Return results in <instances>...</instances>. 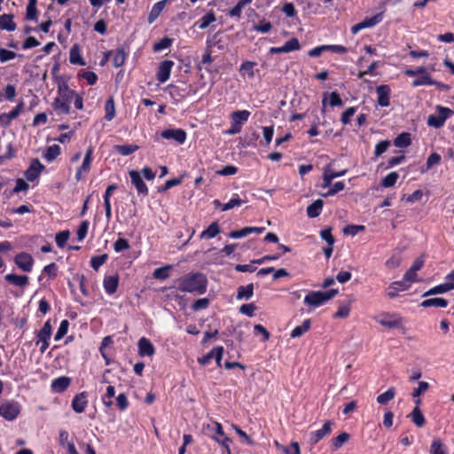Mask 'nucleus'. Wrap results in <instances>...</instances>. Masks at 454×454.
<instances>
[{
  "label": "nucleus",
  "mask_w": 454,
  "mask_h": 454,
  "mask_svg": "<svg viewBox=\"0 0 454 454\" xmlns=\"http://www.w3.org/2000/svg\"><path fill=\"white\" fill-rule=\"evenodd\" d=\"M171 265H167L161 268H157L153 270V276L156 279L164 280L169 277V270L171 269Z\"/></svg>",
  "instance_id": "obj_45"
},
{
  "label": "nucleus",
  "mask_w": 454,
  "mask_h": 454,
  "mask_svg": "<svg viewBox=\"0 0 454 454\" xmlns=\"http://www.w3.org/2000/svg\"><path fill=\"white\" fill-rule=\"evenodd\" d=\"M172 39L168 37H163L159 42L155 43L153 45L154 51H161L165 49H168L172 44Z\"/></svg>",
  "instance_id": "obj_53"
},
{
  "label": "nucleus",
  "mask_w": 454,
  "mask_h": 454,
  "mask_svg": "<svg viewBox=\"0 0 454 454\" xmlns=\"http://www.w3.org/2000/svg\"><path fill=\"white\" fill-rule=\"evenodd\" d=\"M378 323L387 328H396L401 325V320L395 315H382L378 317Z\"/></svg>",
  "instance_id": "obj_22"
},
{
  "label": "nucleus",
  "mask_w": 454,
  "mask_h": 454,
  "mask_svg": "<svg viewBox=\"0 0 454 454\" xmlns=\"http://www.w3.org/2000/svg\"><path fill=\"white\" fill-rule=\"evenodd\" d=\"M220 233V227L216 222L212 223L200 235V239H211Z\"/></svg>",
  "instance_id": "obj_29"
},
{
  "label": "nucleus",
  "mask_w": 454,
  "mask_h": 454,
  "mask_svg": "<svg viewBox=\"0 0 454 454\" xmlns=\"http://www.w3.org/2000/svg\"><path fill=\"white\" fill-rule=\"evenodd\" d=\"M0 28L9 32L16 29V24L13 21L12 15L4 14L0 16Z\"/></svg>",
  "instance_id": "obj_30"
},
{
  "label": "nucleus",
  "mask_w": 454,
  "mask_h": 454,
  "mask_svg": "<svg viewBox=\"0 0 454 454\" xmlns=\"http://www.w3.org/2000/svg\"><path fill=\"white\" fill-rule=\"evenodd\" d=\"M349 439V434L346 432L340 434L338 436L332 439V445L333 449L337 450L340 448Z\"/></svg>",
  "instance_id": "obj_49"
},
{
  "label": "nucleus",
  "mask_w": 454,
  "mask_h": 454,
  "mask_svg": "<svg viewBox=\"0 0 454 454\" xmlns=\"http://www.w3.org/2000/svg\"><path fill=\"white\" fill-rule=\"evenodd\" d=\"M391 143L389 140H383L375 145L374 156L376 158L383 154L390 146Z\"/></svg>",
  "instance_id": "obj_54"
},
{
  "label": "nucleus",
  "mask_w": 454,
  "mask_h": 454,
  "mask_svg": "<svg viewBox=\"0 0 454 454\" xmlns=\"http://www.w3.org/2000/svg\"><path fill=\"white\" fill-rule=\"evenodd\" d=\"M256 66L255 62L253 61H246L241 64L239 68V73L243 77H248L249 79H253L255 75L254 67Z\"/></svg>",
  "instance_id": "obj_26"
},
{
  "label": "nucleus",
  "mask_w": 454,
  "mask_h": 454,
  "mask_svg": "<svg viewBox=\"0 0 454 454\" xmlns=\"http://www.w3.org/2000/svg\"><path fill=\"white\" fill-rule=\"evenodd\" d=\"M244 203L243 200H239L238 194L234 196L227 202L223 205L222 211H228L235 207H239Z\"/></svg>",
  "instance_id": "obj_51"
},
{
  "label": "nucleus",
  "mask_w": 454,
  "mask_h": 454,
  "mask_svg": "<svg viewBox=\"0 0 454 454\" xmlns=\"http://www.w3.org/2000/svg\"><path fill=\"white\" fill-rule=\"evenodd\" d=\"M250 112L247 110L235 111L231 114V120L242 128V125L247 121Z\"/></svg>",
  "instance_id": "obj_35"
},
{
  "label": "nucleus",
  "mask_w": 454,
  "mask_h": 454,
  "mask_svg": "<svg viewBox=\"0 0 454 454\" xmlns=\"http://www.w3.org/2000/svg\"><path fill=\"white\" fill-rule=\"evenodd\" d=\"M254 295V285L240 286L237 290V300H249Z\"/></svg>",
  "instance_id": "obj_25"
},
{
  "label": "nucleus",
  "mask_w": 454,
  "mask_h": 454,
  "mask_svg": "<svg viewBox=\"0 0 454 454\" xmlns=\"http://www.w3.org/2000/svg\"><path fill=\"white\" fill-rule=\"evenodd\" d=\"M168 1L169 0H161L153 5L148 15V22L150 24L153 23L158 19Z\"/></svg>",
  "instance_id": "obj_23"
},
{
  "label": "nucleus",
  "mask_w": 454,
  "mask_h": 454,
  "mask_svg": "<svg viewBox=\"0 0 454 454\" xmlns=\"http://www.w3.org/2000/svg\"><path fill=\"white\" fill-rule=\"evenodd\" d=\"M74 96V90H70L67 84L59 85L58 89V97L52 104L54 110L59 114H69L70 104Z\"/></svg>",
  "instance_id": "obj_2"
},
{
  "label": "nucleus",
  "mask_w": 454,
  "mask_h": 454,
  "mask_svg": "<svg viewBox=\"0 0 454 454\" xmlns=\"http://www.w3.org/2000/svg\"><path fill=\"white\" fill-rule=\"evenodd\" d=\"M454 289V283L450 282L449 280L443 284L435 286L427 291L423 296H430L434 294H445Z\"/></svg>",
  "instance_id": "obj_20"
},
{
  "label": "nucleus",
  "mask_w": 454,
  "mask_h": 454,
  "mask_svg": "<svg viewBox=\"0 0 454 454\" xmlns=\"http://www.w3.org/2000/svg\"><path fill=\"white\" fill-rule=\"evenodd\" d=\"M177 284L179 291L200 295L207 292V278L202 273H190L178 278Z\"/></svg>",
  "instance_id": "obj_1"
},
{
  "label": "nucleus",
  "mask_w": 454,
  "mask_h": 454,
  "mask_svg": "<svg viewBox=\"0 0 454 454\" xmlns=\"http://www.w3.org/2000/svg\"><path fill=\"white\" fill-rule=\"evenodd\" d=\"M337 293V289H331L328 291H311L305 296L304 303L312 308H317L333 298Z\"/></svg>",
  "instance_id": "obj_3"
},
{
  "label": "nucleus",
  "mask_w": 454,
  "mask_h": 454,
  "mask_svg": "<svg viewBox=\"0 0 454 454\" xmlns=\"http://www.w3.org/2000/svg\"><path fill=\"white\" fill-rule=\"evenodd\" d=\"M4 279L16 286L24 287L28 284V277L26 275L7 274Z\"/></svg>",
  "instance_id": "obj_24"
},
{
  "label": "nucleus",
  "mask_w": 454,
  "mask_h": 454,
  "mask_svg": "<svg viewBox=\"0 0 454 454\" xmlns=\"http://www.w3.org/2000/svg\"><path fill=\"white\" fill-rule=\"evenodd\" d=\"M239 310L243 315L253 317L254 315V311L256 310V306L254 303H246L242 304Z\"/></svg>",
  "instance_id": "obj_59"
},
{
  "label": "nucleus",
  "mask_w": 454,
  "mask_h": 454,
  "mask_svg": "<svg viewBox=\"0 0 454 454\" xmlns=\"http://www.w3.org/2000/svg\"><path fill=\"white\" fill-rule=\"evenodd\" d=\"M424 85H435L437 87L442 86L441 82L433 80L430 75H420L412 82L413 87H419Z\"/></svg>",
  "instance_id": "obj_33"
},
{
  "label": "nucleus",
  "mask_w": 454,
  "mask_h": 454,
  "mask_svg": "<svg viewBox=\"0 0 454 454\" xmlns=\"http://www.w3.org/2000/svg\"><path fill=\"white\" fill-rule=\"evenodd\" d=\"M404 74L409 77L420 76V75H429L427 70L424 67H419L417 69H406Z\"/></svg>",
  "instance_id": "obj_62"
},
{
  "label": "nucleus",
  "mask_w": 454,
  "mask_h": 454,
  "mask_svg": "<svg viewBox=\"0 0 454 454\" xmlns=\"http://www.w3.org/2000/svg\"><path fill=\"white\" fill-rule=\"evenodd\" d=\"M382 20L383 12H380L372 17L365 18L362 22L364 24V28H369L378 25L382 21Z\"/></svg>",
  "instance_id": "obj_42"
},
{
  "label": "nucleus",
  "mask_w": 454,
  "mask_h": 454,
  "mask_svg": "<svg viewBox=\"0 0 454 454\" xmlns=\"http://www.w3.org/2000/svg\"><path fill=\"white\" fill-rule=\"evenodd\" d=\"M60 152H61V149H60L59 145H52L45 150V152L43 153V158L48 162H51L60 154Z\"/></svg>",
  "instance_id": "obj_38"
},
{
  "label": "nucleus",
  "mask_w": 454,
  "mask_h": 454,
  "mask_svg": "<svg viewBox=\"0 0 454 454\" xmlns=\"http://www.w3.org/2000/svg\"><path fill=\"white\" fill-rule=\"evenodd\" d=\"M173 67L174 62L169 59L163 60L160 63L156 74V77L159 82L164 83L169 79Z\"/></svg>",
  "instance_id": "obj_9"
},
{
  "label": "nucleus",
  "mask_w": 454,
  "mask_h": 454,
  "mask_svg": "<svg viewBox=\"0 0 454 454\" xmlns=\"http://www.w3.org/2000/svg\"><path fill=\"white\" fill-rule=\"evenodd\" d=\"M420 305L424 308H428V307L445 308L448 306V301L443 298H430V299L424 300Z\"/></svg>",
  "instance_id": "obj_34"
},
{
  "label": "nucleus",
  "mask_w": 454,
  "mask_h": 454,
  "mask_svg": "<svg viewBox=\"0 0 454 454\" xmlns=\"http://www.w3.org/2000/svg\"><path fill=\"white\" fill-rule=\"evenodd\" d=\"M69 231H63L56 234L55 241L59 247L63 248L68 239H69Z\"/></svg>",
  "instance_id": "obj_52"
},
{
  "label": "nucleus",
  "mask_w": 454,
  "mask_h": 454,
  "mask_svg": "<svg viewBox=\"0 0 454 454\" xmlns=\"http://www.w3.org/2000/svg\"><path fill=\"white\" fill-rule=\"evenodd\" d=\"M69 61L73 65H79V66L86 65L85 61L83 60V59L81 55V51H80V47L78 46V44H74L71 48L70 54H69Z\"/></svg>",
  "instance_id": "obj_27"
},
{
  "label": "nucleus",
  "mask_w": 454,
  "mask_h": 454,
  "mask_svg": "<svg viewBox=\"0 0 454 454\" xmlns=\"http://www.w3.org/2000/svg\"><path fill=\"white\" fill-rule=\"evenodd\" d=\"M411 135L410 133L406 132L401 133L394 140V145L399 148L408 147L411 145Z\"/></svg>",
  "instance_id": "obj_40"
},
{
  "label": "nucleus",
  "mask_w": 454,
  "mask_h": 454,
  "mask_svg": "<svg viewBox=\"0 0 454 454\" xmlns=\"http://www.w3.org/2000/svg\"><path fill=\"white\" fill-rule=\"evenodd\" d=\"M272 25L270 21L262 20L259 22V24L254 26V29L257 32L261 33H268L271 30Z\"/></svg>",
  "instance_id": "obj_60"
},
{
  "label": "nucleus",
  "mask_w": 454,
  "mask_h": 454,
  "mask_svg": "<svg viewBox=\"0 0 454 454\" xmlns=\"http://www.w3.org/2000/svg\"><path fill=\"white\" fill-rule=\"evenodd\" d=\"M115 149L120 154L129 156L135 153L138 149V146L136 145H116Z\"/></svg>",
  "instance_id": "obj_44"
},
{
  "label": "nucleus",
  "mask_w": 454,
  "mask_h": 454,
  "mask_svg": "<svg viewBox=\"0 0 454 454\" xmlns=\"http://www.w3.org/2000/svg\"><path fill=\"white\" fill-rule=\"evenodd\" d=\"M105 110H106L105 119L108 121H112L115 116V107H114V102L113 98H109L106 102Z\"/></svg>",
  "instance_id": "obj_48"
},
{
  "label": "nucleus",
  "mask_w": 454,
  "mask_h": 454,
  "mask_svg": "<svg viewBox=\"0 0 454 454\" xmlns=\"http://www.w3.org/2000/svg\"><path fill=\"white\" fill-rule=\"evenodd\" d=\"M284 45L288 53L301 49V44L299 43V40L294 37L288 40L287 42H286Z\"/></svg>",
  "instance_id": "obj_63"
},
{
  "label": "nucleus",
  "mask_w": 454,
  "mask_h": 454,
  "mask_svg": "<svg viewBox=\"0 0 454 454\" xmlns=\"http://www.w3.org/2000/svg\"><path fill=\"white\" fill-rule=\"evenodd\" d=\"M137 348L140 356H153L155 354L153 344L145 337H142L138 340Z\"/></svg>",
  "instance_id": "obj_13"
},
{
  "label": "nucleus",
  "mask_w": 454,
  "mask_h": 454,
  "mask_svg": "<svg viewBox=\"0 0 454 454\" xmlns=\"http://www.w3.org/2000/svg\"><path fill=\"white\" fill-rule=\"evenodd\" d=\"M398 177L399 175L397 172H391L381 180V185L385 188L392 187L395 184Z\"/></svg>",
  "instance_id": "obj_46"
},
{
  "label": "nucleus",
  "mask_w": 454,
  "mask_h": 454,
  "mask_svg": "<svg viewBox=\"0 0 454 454\" xmlns=\"http://www.w3.org/2000/svg\"><path fill=\"white\" fill-rule=\"evenodd\" d=\"M119 286V276L117 274L112 276H106L103 281V286L105 292L112 295L114 294L118 288Z\"/></svg>",
  "instance_id": "obj_18"
},
{
  "label": "nucleus",
  "mask_w": 454,
  "mask_h": 454,
  "mask_svg": "<svg viewBox=\"0 0 454 454\" xmlns=\"http://www.w3.org/2000/svg\"><path fill=\"white\" fill-rule=\"evenodd\" d=\"M344 188H345V183L343 181L337 182L333 186H331L329 188V190L325 194H323V196H325V197L333 196L336 193H338L339 192L344 190Z\"/></svg>",
  "instance_id": "obj_57"
},
{
  "label": "nucleus",
  "mask_w": 454,
  "mask_h": 454,
  "mask_svg": "<svg viewBox=\"0 0 454 454\" xmlns=\"http://www.w3.org/2000/svg\"><path fill=\"white\" fill-rule=\"evenodd\" d=\"M51 325L50 320L46 321L42 329L36 334V344H39L42 340H50L51 336Z\"/></svg>",
  "instance_id": "obj_28"
},
{
  "label": "nucleus",
  "mask_w": 454,
  "mask_h": 454,
  "mask_svg": "<svg viewBox=\"0 0 454 454\" xmlns=\"http://www.w3.org/2000/svg\"><path fill=\"white\" fill-rule=\"evenodd\" d=\"M89 225L90 223L88 221H82L81 223L76 231L78 241H82L86 238L89 230Z\"/></svg>",
  "instance_id": "obj_55"
},
{
  "label": "nucleus",
  "mask_w": 454,
  "mask_h": 454,
  "mask_svg": "<svg viewBox=\"0 0 454 454\" xmlns=\"http://www.w3.org/2000/svg\"><path fill=\"white\" fill-rule=\"evenodd\" d=\"M92 154L93 148L89 147L86 151L82 165L76 170L75 180L77 182L82 180L84 176L90 171L92 163Z\"/></svg>",
  "instance_id": "obj_6"
},
{
  "label": "nucleus",
  "mask_w": 454,
  "mask_h": 454,
  "mask_svg": "<svg viewBox=\"0 0 454 454\" xmlns=\"http://www.w3.org/2000/svg\"><path fill=\"white\" fill-rule=\"evenodd\" d=\"M216 20L215 14L213 11L207 12L199 21L198 26L200 29H206L211 23Z\"/></svg>",
  "instance_id": "obj_39"
},
{
  "label": "nucleus",
  "mask_w": 454,
  "mask_h": 454,
  "mask_svg": "<svg viewBox=\"0 0 454 454\" xmlns=\"http://www.w3.org/2000/svg\"><path fill=\"white\" fill-rule=\"evenodd\" d=\"M215 434L213 435V439L226 449L227 454H231L229 443L231 441L225 435L222 425L218 422L215 423Z\"/></svg>",
  "instance_id": "obj_14"
},
{
  "label": "nucleus",
  "mask_w": 454,
  "mask_h": 454,
  "mask_svg": "<svg viewBox=\"0 0 454 454\" xmlns=\"http://www.w3.org/2000/svg\"><path fill=\"white\" fill-rule=\"evenodd\" d=\"M20 412L18 402L5 400L0 403V415L6 420H14Z\"/></svg>",
  "instance_id": "obj_5"
},
{
  "label": "nucleus",
  "mask_w": 454,
  "mask_h": 454,
  "mask_svg": "<svg viewBox=\"0 0 454 454\" xmlns=\"http://www.w3.org/2000/svg\"><path fill=\"white\" fill-rule=\"evenodd\" d=\"M429 388V384L426 381H419L418 387L414 388L411 396L412 398L419 397L421 395L425 394Z\"/></svg>",
  "instance_id": "obj_56"
},
{
  "label": "nucleus",
  "mask_w": 454,
  "mask_h": 454,
  "mask_svg": "<svg viewBox=\"0 0 454 454\" xmlns=\"http://www.w3.org/2000/svg\"><path fill=\"white\" fill-rule=\"evenodd\" d=\"M14 262L21 270L25 272H31L35 261L31 254L22 252L14 257Z\"/></svg>",
  "instance_id": "obj_7"
},
{
  "label": "nucleus",
  "mask_w": 454,
  "mask_h": 454,
  "mask_svg": "<svg viewBox=\"0 0 454 454\" xmlns=\"http://www.w3.org/2000/svg\"><path fill=\"white\" fill-rule=\"evenodd\" d=\"M69 322L67 319L61 321L57 333H55L54 340H60L67 333Z\"/></svg>",
  "instance_id": "obj_50"
},
{
  "label": "nucleus",
  "mask_w": 454,
  "mask_h": 454,
  "mask_svg": "<svg viewBox=\"0 0 454 454\" xmlns=\"http://www.w3.org/2000/svg\"><path fill=\"white\" fill-rule=\"evenodd\" d=\"M71 384V379L66 376L59 377L52 380L51 389L56 393L64 392Z\"/></svg>",
  "instance_id": "obj_21"
},
{
  "label": "nucleus",
  "mask_w": 454,
  "mask_h": 454,
  "mask_svg": "<svg viewBox=\"0 0 454 454\" xmlns=\"http://www.w3.org/2000/svg\"><path fill=\"white\" fill-rule=\"evenodd\" d=\"M16 53L14 51L1 48L0 49V61L5 63L11 59H15Z\"/></svg>",
  "instance_id": "obj_64"
},
{
  "label": "nucleus",
  "mask_w": 454,
  "mask_h": 454,
  "mask_svg": "<svg viewBox=\"0 0 454 454\" xmlns=\"http://www.w3.org/2000/svg\"><path fill=\"white\" fill-rule=\"evenodd\" d=\"M125 60H126V53H125L124 50L117 49L114 52L113 65L115 67H120L125 63Z\"/></svg>",
  "instance_id": "obj_43"
},
{
  "label": "nucleus",
  "mask_w": 454,
  "mask_h": 454,
  "mask_svg": "<svg viewBox=\"0 0 454 454\" xmlns=\"http://www.w3.org/2000/svg\"><path fill=\"white\" fill-rule=\"evenodd\" d=\"M23 108V103L20 102L18 106L9 113H4L0 114V126L8 127L12 121L16 119Z\"/></svg>",
  "instance_id": "obj_16"
},
{
  "label": "nucleus",
  "mask_w": 454,
  "mask_h": 454,
  "mask_svg": "<svg viewBox=\"0 0 454 454\" xmlns=\"http://www.w3.org/2000/svg\"><path fill=\"white\" fill-rule=\"evenodd\" d=\"M160 137L167 140H174L183 145L186 140V132L182 129H168L160 133Z\"/></svg>",
  "instance_id": "obj_8"
},
{
  "label": "nucleus",
  "mask_w": 454,
  "mask_h": 454,
  "mask_svg": "<svg viewBox=\"0 0 454 454\" xmlns=\"http://www.w3.org/2000/svg\"><path fill=\"white\" fill-rule=\"evenodd\" d=\"M430 454H448V448L439 438L433 440L430 450Z\"/></svg>",
  "instance_id": "obj_31"
},
{
  "label": "nucleus",
  "mask_w": 454,
  "mask_h": 454,
  "mask_svg": "<svg viewBox=\"0 0 454 454\" xmlns=\"http://www.w3.org/2000/svg\"><path fill=\"white\" fill-rule=\"evenodd\" d=\"M311 322L309 319H305L301 325H297L293 329L290 333L291 338H298L303 333L308 332L310 328Z\"/></svg>",
  "instance_id": "obj_37"
},
{
  "label": "nucleus",
  "mask_w": 454,
  "mask_h": 454,
  "mask_svg": "<svg viewBox=\"0 0 454 454\" xmlns=\"http://www.w3.org/2000/svg\"><path fill=\"white\" fill-rule=\"evenodd\" d=\"M411 418V421L418 427H422L425 425V418L422 414L421 411L418 407H414L412 411L408 416Z\"/></svg>",
  "instance_id": "obj_36"
},
{
  "label": "nucleus",
  "mask_w": 454,
  "mask_h": 454,
  "mask_svg": "<svg viewBox=\"0 0 454 454\" xmlns=\"http://www.w3.org/2000/svg\"><path fill=\"white\" fill-rule=\"evenodd\" d=\"M377 102L380 106L387 107L390 105L391 90L387 85H380L376 88Z\"/></svg>",
  "instance_id": "obj_15"
},
{
  "label": "nucleus",
  "mask_w": 454,
  "mask_h": 454,
  "mask_svg": "<svg viewBox=\"0 0 454 454\" xmlns=\"http://www.w3.org/2000/svg\"><path fill=\"white\" fill-rule=\"evenodd\" d=\"M129 248V244L127 239L119 238L114 244V249L116 253L127 250Z\"/></svg>",
  "instance_id": "obj_61"
},
{
  "label": "nucleus",
  "mask_w": 454,
  "mask_h": 454,
  "mask_svg": "<svg viewBox=\"0 0 454 454\" xmlns=\"http://www.w3.org/2000/svg\"><path fill=\"white\" fill-rule=\"evenodd\" d=\"M44 168L45 167L39 161V160H34L28 168L25 171L26 179L29 182L36 180Z\"/></svg>",
  "instance_id": "obj_12"
},
{
  "label": "nucleus",
  "mask_w": 454,
  "mask_h": 454,
  "mask_svg": "<svg viewBox=\"0 0 454 454\" xmlns=\"http://www.w3.org/2000/svg\"><path fill=\"white\" fill-rule=\"evenodd\" d=\"M108 259V255L106 254H103L98 256H92L90 258V266L93 270H98Z\"/></svg>",
  "instance_id": "obj_47"
},
{
  "label": "nucleus",
  "mask_w": 454,
  "mask_h": 454,
  "mask_svg": "<svg viewBox=\"0 0 454 454\" xmlns=\"http://www.w3.org/2000/svg\"><path fill=\"white\" fill-rule=\"evenodd\" d=\"M410 280L405 279V276L403 275V278L400 281H395L391 283V288H397L400 291H406L410 288L411 284Z\"/></svg>",
  "instance_id": "obj_58"
},
{
  "label": "nucleus",
  "mask_w": 454,
  "mask_h": 454,
  "mask_svg": "<svg viewBox=\"0 0 454 454\" xmlns=\"http://www.w3.org/2000/svg\"><path fill=\"white\" fill-rule=\"evenodd\" d=\"M332 431V422L326 421L323 425V427L316 431L310 432L309 434V442L311 445L317 443L320 440H322L325 436L329 434Z\"/></svg>",
  "instance_id": "obj_10"
},
{
  "label": "nucleus",
  "mask_w": 454,
  "mask_h": 454,
  "mask_svg": "<svg viewBox=\"0 0 454 454\" xmlns=\"http://www.w3.org/2000/svg\"><path fill=\"white\" fill-rule=\"evenodd\" d=\"M437 114H431L427 118V125L439 129L442 127L448 118H450L454 112L448 107L437 106Z\"/></svg>",
  "instance_id": "obj_4"
},
{
  "label": "nucleus",
  "mask_w": 454,
  "mask_h": 454,
  "mask_svg": "<svg viewBox=\"0 0 454 454\" xmlns=\"http://www.w3.org/2000/svg\"><path fill=\"white\" fill-rule=\"evenodd\" d=\"M324 202L322 200H317L307 207V215L310 218H315L321 214Z\"/></svg>",
  "instance_id": "obj_32"
},
{
  "label": "nucleus",
  "mask_w": 454,
  "mask_h": 454,
  "mask_svg": "<svg viewBox=\"0 0 454 454\" xmlns=\"http://www.w3.org/2000/svg\"><path fill=\"white\" fill-rule=\"evenodd\" d=\"M423 265H424L423 259L417 258L413 262L411 268L405 272V274H404L405 279H408V280H410V282H412V283L419 281L418 278H417V272L423 267Z\"/></svg>",
  "instance_id": "obj_19"
},
{
  "label": "nucleus",
  "mask_w": 454,
  "mask_h": 454,
  "mask_svg": "<svg viewBox=\"0 0 454 454\" xmlns=\"http://www.w3.org/2000/svg\"><path fill=\"white\" fill-rule=\"evenodd\" d=\"M131 184L136 187L137 193L146 196L148 194V188L141 177V174L137 170H130L129 172Z\"/></svg>",
  "instance_id": "obj_11"
},
{
  "label": "nucleus",
  "mask_w": 454,
  "mask_h": 454,
  "mask_svg": "<svg viewBox=\"0 0 454 454\" xmlns=\"http://www.w3.org/2000/svg\"><path fill=\"white\" fill-rule=\"evenodd\" d=\"M395 395V387H389L387 391L384 393L379 395L377 396V402L380 404H387L388 402L393 400Z\"/></svg>",
  "instance_id": "obj_41"
},
{
  "label": "nucleus",
  "mask_w": 454,
  "mask_h": 454,
  "mask_svg": "<svg viewBox=\"0 0 454 454\" xmlns=\"http://www.w3.org/2000/svg\"><path fill=\"white\" fill-rule=\"evenodd\" d=\"M72 408L77 413H82L85 411L88 405L87 394L82 392L76 395L72 400Z\"/></svg>",
  "instance_id": "obj_17"
}]
</instances>
